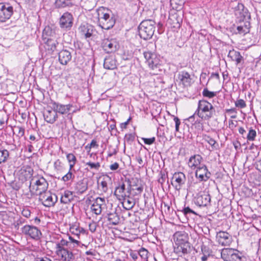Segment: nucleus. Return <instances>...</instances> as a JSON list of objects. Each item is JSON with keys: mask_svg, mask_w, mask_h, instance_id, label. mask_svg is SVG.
Returning a JSON list of instances; mask_svg holds the SVG:
<instances>
[{"mask_svg": "<svg viewBox=\"0 0 261 261\" xmlns=\"http://www.w3.org/2000/svg\"><path fill=\"white\" fill-rule=\"evenodd\" d=\"M202 158L201 155L196 154L191 156L189 159V162L192 163H200Z\"/></svg>", "mask_w": 261, "mask_h": 261, "instance_id": "nucleus-47", "label": "nucleus"}, {"mask_svg": "<svg viewBox=\"0 0 261 261\" xmlns=\"http://www.w3.org/2000/svg\"><path fill=\"white\" fill-rule=\"evenodd\" d=\"M183 212L185 215L190 213H194V211L190 209L189 207H186L183 210Z\"/></svg>", "mask_w": 261, "mask_h": 261, "instance_id": "nucleus-62", "label": "nucleus"}, {"mask_svg": "<svg viewBox=\"0 0 261 261\" xmlns=\"http://www.w3.org/2000/svg\"><path fill=\"white\" fill-rule=\"evenodd\" d=\"M108 221L110 224L117 225L119 223L120 218L116 213H111L108 215Z\"/></svg>", "mask_w": 261, "mask_h": 261, "instance_id": "nucleus-39", "label": "nucleus"}, {"mask_svg": "<svg viewBox=\"0 0 261 261\" xmlns=\"http://www.w3.org/2000/svg\"><path fill=\"white\" fill-rule=\"evenodd\" d=\"M233 145L236 149V150H238L241 147V143L239 141H235L233 142Z\"/></svg>", "mask_w": 261, "mask_h": 261, "instance_id": "nucleus-64", "label": "nucleus"}, {"mask_svg": "<svg viewBox=\"0 0 261 261\" xmlns=\"http://www.w3.org/2000/svg\"><path fill=\"white\" fill-rule=\"evenodd\" d=\"M210 195L205 192L199 193L195 198V203L199 206H206L210 203Z\"/></svg>", "mask_w": 261, "mask_h": 261, "instance_id": "nucleus-17", "label": "nucleus"}, {"mask_svg": "<svg viewBox=\"0 0 261 261\" xmlns=\"http://www.w3.org/2000/svg\"><path fill=\"white\" fill-rule=\"evenodd\" d=\"M72 0H56L55 6L57 8H65L66 7H71L73 5Z\"/></svg>", "mask_w": 261, "mask_h": 261, "instance_id": "nucleus-36", "label": "nucleus"}, {"mask_svg": "<svg viewBox=\"0 0 261 261\" xmlns=\"http://www.w3.org/2000/svg\"><path fill=\"white\" fill-rule=\"evenodd\" d=\"M74 164H70V170L68 171V172L64 176L62 177V180L64 181H67L69 180L70 179H71L72 176V173L70 171L72 168L73 167Z\"/></svg>", "mask_w": 261, "mask_h": 261, "instance_id": "nucleus-49", "label": "nucleus"}, {"mask_svg": "<svg viewBox=\"0 0 261 261\" xmlns=\"http://www.w3.org/2000/svg\"><path fill=\"white\" fill-rule=\"evenodd\" d=\"M174 121L175 123V130L178 132L179 130V126L180 124V121L179 119L177 117H174Z\"/></svg>", "mask_w": 261, "mask_h": 261, "instance_id": "nucleus-57", "label": "nucleus"}, {"mask_svg": "<svg viewBox=\"0 0 261 261\" xmlns=\"http://www.w3.org/2000/svg\"><path fill=\"white\" fill-rule=\"evenodd\" d=\"M128 193V191L125 189V184L123 183L117 187L115 191V195L120 199L126 197L127 193Z\"/></svg>", "mask_w": 261, "mask_h": 261, "instance_id": "nucleus-33", "label": "nucleus"}, {"mask_svg": "<svg viewBox=\"0 0 261 261\" xmlns=\"http://www.w3.org/2000/svg\"><path fill=\"white\" fill-rule=\"evenodd\" d=\"M42 38L43 41L47 39L57 38L55 30L48 25L46 26L43 30Z\"/></svg>", "mask_w": 261, "mask_h": 261, "instance_id": "nucleus-27", "label": "nucleus"}, {"mask_svg": "<svg viewBox=\"0 0 261 261\" xmlns=\"http://www.w3.org/2000/svg\"><path fill=\"white\" fill-rule=\"evenodd\" d=\"M22 233L27 238L35 241L39 240L42 237L41 230L36 226L25 225L21 228Z\"/></svg>", "mask_w": 261, "mask_h": 261, "instance_id": "nucleus-9", "label": "nucleus"}, {"mask_svg": "<svg viewBox=\"0 0 261 261\" xmlns=\"http://www.w3.org/2000/svg\"><path fill=\"white\" fill-rule=\"evenodd\" d=\"M256 137V132L255 129L252 127H250L249 129L248 133L247 135L246 139L248 141H253L255 140Z\"/></svg>", "mask_w": 261, "mask_h": 261, "instance_id": "nucleus-42", "label": "nucleus"}, {"mask_svg": "<svg viewBox=\"0 0 261 261\" xmlns=\"http://www.w3.org/2000/svg\"><path fill=\"white\" fill-rule=\"evenodd\" d=\"M178 78L184 85H189L191 83L190 74L186 71H182L178 74Z\"/></svg>", "mask_w": 261, "mask_h": 261, "instance_id": "nucleus-32", "label": "nucleus"}, {"mask_svg": "<svg viewBox=\"0 0 261 261\" xmlns=\"http://www.w3.org/2000/svg\"><path fill=\"white\" fill-rule=\"evenodd\" d=\"M142 139L144 141V143L147 145L152 144L155 140L154 137H152L150 138H142Z\"/></svg>", "mask_w": 261, "mask_h": 261, "instance_id": "nucleus-52", "label": "nucleus"}, {"mask_svg": "<svg viewBox=\"0 0 261 261\" xmlns=\"http://www.w3.org/2000/svg\"><path fill=\"white\" fill-rule=\"evenodd\" d=\"M237 30L238 31V33L241 34H247V31L244 30V28L242 27V25H239L237 28Z\"/></svg>", "mask_w": 261, "mask_h": 261, "instance_id": "nucleus-59", "label": "nucleus"}, {"mask_svg": "<svg viewBox=\"0 0 261 261\" xmlns=\"http://www.w3.org/2000/svg\"><path fill=\"white\" fill-rule=\"evenodd\" d=\"M218 92L210 91L207 88H204L202 91V95L203 97L212 98L217 95Z\"/></svg>", "mask_w": 261, "mask_h": 261, "instance_id": "nucleus-44", "label": "nucleus"}, {"mask_svg": "<svg viewBox=\"0 0 261 261\" xmlns=\"http://www.w3.org/2000/svg\"><path fill=\"white\" fill-rule=\"evenodd\" d=\"M68 240L62 238L56 244V254L60 261H74V249L81 244V242L68 234Z\"/></svg>", "mask_w": 261, "mask_h": 261, "instance_id": "nucleus-1", "label": "nucleus"}, {"mask_svg": "<svg viewBox=\"0 0 261 261\" xmlns=\"http://www.w3.org/2000/svg\"><path fill=\"white\" fill-rule=\"evenodd\" d=\"M138 254H139L138 253H135L134 252H131L129 254L130 256L132 257V258L135 261H136L137 259H138Z\"/></svg>", "mask_w": 261, "mask_h": 261, "instance_id": "nucleus-63", "label": "nucleus"}, {"mask_svg": "<svg viewBox=\"0 0 261 261\" xmlns=\"http://www.w3.org/2000/svg\"><path fill=\"white\" fill-rule=\"evenodd\" d=\"M122 199V206L125 210H130L134 206L135 203L133 198L126 196V197H123Z\"/></svg>", "mask_w": 261, "mask_h": 261, "instance_id": "nucleus-34", "label": "nucleus"}, {"mask_svg": "<svg viewBox=\"0 0 261 261\" xmlns=\"http://www.w3.org/2000/svg\"><path fill=\"white\" fill-rule=\"evenodd\" d=\"M97 227L96 223L95 222H91L89 224V229L91 232H94Z\"/></svg>", "mask_w": 261, "mask_h": 261, "instance_id": "nucleus-54", "label": "nucleus"}, {"mask_svg": "<svg viewBox=\"0 0 261 261\" xmlns=\"http://www.w3.org/2000/svg\"><path fill=\"white\" fill-rule=\"evenodd\" d=\"M106 9L102 7L98 10V18L99 26L103 29L109 30L115 23V19L109 13L105 12Z\"/></svg>", "mask_w": 261, "mask_h": 261, "instance_id": "nucleus-5", "label": "nucleus"}, {"mask_svg": "<svg viewBox=\"0 0 261 261\" xmlns=\"http://www.w3.org/2000/svg\"><path fill=\"white\" fill-rule=\"evenodd\" d=\"M244 23V25H242V27L244 28V30L247 31V33L249 32L250 29V22L248 21H246Z\"/></svg>", "mask_w": 261, "mask_h": 261, "instance_id": "nucleus-58", "label": "nucleus"}, {"mask_svg": "<svg viewBox=\"0 0 261 261\" xmlns=\"http://www.w3.org/2000/svg\"><path fill=\"white\" fill-rule=\"evenodd\" d=\"M143 55L149 67L153 71V74L156 75L160 74L162 71L161 68L162 65L156 55L150 51H146L144 52Z\"/></svg>", "mask_w": 261, "mask_h": 261, "instance_id": "nucleus-7", "label": "nucleus"}, {"mask_svg": "<svg viewBox=\"0 0 261 261\" xmlns=\"http://www.w3.org/2000/svg\"><path fill=\"white\" fill-rule=\"evenodd\" d=\"M106 206V199L105 198L97 197L93 201L91 206L92 212L96 215L101 213L102 210Z\"/></svg>", "mask_w": 261, "mask_h": 261, "instance_id": "nucleus-18", "label": "nucleus"}, {"mask_svg": "<svg viewBox=\"0 0 261 261\" xmlns=\"http://www.w3.org/2000/svg\"><path fill=\"white\" fill-rule=\"evenodd\" d=\"M174 251L187 261H192L194 257V250L189 243L174 246Z\"/></svg>", "mask_w": 261, "mask_h": 261, "instance_id": "nucleus-6", "label": "nucleus"}, {"mask_svg": "<svg viewBox=\"0 0 261 261\" xmlns=\"http://www.w3.org/2000/svg\"><path fill=\"white\" fill-rule=\"evenodd\" d=\"M80 33L84 36L86 39L90 38L95 36L97 33L94 27L89 23L82 24L79 28Z\"/></svg>", "mask_w": 261, "mask_h": 261, "instance_id": "nucleus-15", "label": "nucleus"}, {"mask_svg": "<svg viewBox=\"0 0 261 261\" xmlns=\"http://www.w3.org/2000/svg\"><path fill=\"white\" fill-rule=\"evenodd\" d=\"M216 113L213 106L205 99L199 100L198 107L194 115L197 114L198 117L204 120H208L212 118Z\"/></svg>", "mask_w": 261, "mask_h": 261, "instance_id": "nucleus-2", "label": "nucleus"}, {"mask_svg": "<svg viewBox=\"0 0 261 261\" xmlns=\"http://www.w3.org/2000/svg\"><path fill=\"white\" fill-rule=\"evenodd\" d=\"M202 139L210 145L211 150H218L220 149V146L213 136L208 134H203Z\"/></svg>", "mask_w": 261, "mask_h": 261, "instance_id": "nucleus-25", "label": "nucleus"}, {"mask_svg": "<svg viewBox=\"0 0 261 261\" xmlns=\"http://www.w3.org/2000/svg\"><path fill=\"white\" fill-rule=\"evenodd\" d=\"M165 164H163L159 174V178L158 179V182L162 185H163L166 181V179L168 178V171L166 168H165Z\"/></svg>", "mask_w": 261, "mask_h": 261, "instance_id": "nucleus-37", "label": "nucleus"}, {"mask_svg": "<svg viewBox=\"0 0 261 261\" xmlns=\"http://www.w3.org/2000/svg\"><path fill=\"white\" fill-rule=\"evenodd\" d=\"M9 119L8 115L6 113L0 114V126L3 128L7 124V122Z\"/></svg>", "mask_w": 261, "mask_h": 261, "instance_id": "nucleus-45", "label": "nucleus"}, {"mask_svg": "<svg viewBox=\"0 0 261 261\" xmlns=\"http://www.w3.org/2000/svg\"><path fill=\"white\" fill-rule=\"evenodd\" d=\"M235 106L236 107L243 109L246 107V104L243 99H240L235 101Z\"/></svg>", "mask_w": 261, "mask_h": 261, "instance_id": "nucleus-50", "label": "nucleus"}, {"mask_svg": "<svg viewBox=\"0 0 261 261\" xmlns=\"http://www.w3.org/2000/svg\"><path fill=\"white\" fill-rule=\"evenodd\" d=\"M138 254L144 261H148V251L144 248H141L138 251Z\"/></svg>", "mask_w": 261, "mask_h": 261, "instance_id": "nucleus-43", "label": "nucleus"}, {"mask_svg": "<svg viewBox=\"0 0 261 261\" xmlns=\"http://www.w3.org/2000/svg\"><path fill=\"white\" fill-rule=\"evenodd\" d=\"M217 241L222 246H229L232 242L231 236L225 231H219L216 236Z\"/></svg>", "mask_w": 261, "mask_h": 261, "instance_id": "nucleus-20", "label": "nucleus"}, {"mask_svg": "<svg viewBox=\"0 0 261 261\" xmlns=\"http://www.w3.org/2000/svg\"><path fill=\"white\" fill-rule=\"evenodd\" d=\"M98 147H99V145L97 144V141H96V140L93 139L92 140V141L91 142V143L90 144H87L85 146V149L86 150V151L87 152H89L91 149L94 148V149H98Z\"/></svg>", "mask_w": 261, "mask_h": 261, "instance_id": "nucleus-46", "label": "nucleus"}, {"mask_svg": "<svg viewBox=\"0 0 261 261\" xmlns=\"http://www.w3.org/2000/svg\"><path fill=\"white\" fill-rule=\"evenodd\" d=\"M201 165H202L201 167L200 166L198 167L195 164H193L192 167L195 166L198 168L195 172L196 176L197 178L201 180H206L208 177L207 175V170L204 164Z\"/></svg>", "mask_w": 261, "mask_h": 261, "instance_id": "nucleus-26", "label": "nucleus"}, {"mask_svg": "<svg viewBox=\"0 0 261 261\" xmlns=\"http://www.w3.org/2000/svg\"><path fill=\"white\" fill-rule=\"evenodd\" d=\"M31 211L28 208H23L21 212V214L23 216L28 218L31 216Z\"/></svg>", "mask_w": 261, "mask_h": 261, "instance_id": "nucleus-53", "label": "nucleus"}, {"mask_svg": "<svg viewBox=\"0 0 261 261\" xmlns=\"http://www.w3.org/2000/svg\"><path fill=\"white\" fill-rule=\"evenodd\" d=\"M103 67L107 69L113 70L116 68V61L112 56L107 57L104 60Z\"/></svg>", "mask_w": 261, "mask_h": 261, "instance_id": "nucleus-29", "label": "nucleus"}, {"mask_svg": "<svg viewBox=\"0 0 261 261\" xmlns=\"http://www.w3.org/2000/svg\"><path fill=\"white\" fill-rule=\"evenodd\" d=\"M57 39H47V40L43 41L44 48L48 54L53 55L55 51L57 50V47L59 43Z\"/></svg>", "mask_w": 261, "mask_h": 261, "instance_id": "nucleus-21", "label": "nucleus"}, {"mask_svg": "<svg viewBox=\"0 0 261 261\" xmlns=\"http://www.w3.org/2000/svg\"><path fill=\"white\" fill-rule=\"evenodd\" d=\"M13 14V7L9 4L0 3V21L5 22Z\"/></svg>", "mask_w": 261, "mask_h": 261, "instance_id": "nucleus-12", "label": "nucleus"}, {"mask_svg": "<svg viewBox=\"0 0 261 261\" xmlns=\"http://www.w3.org/2000/svg\"><path fill=\"white\" fill-rule=\"evenodd\" d=\"M99 184L103 191L107 190V182L105 180H101Z\"/></svg>", "mask_w": 261, "mask_h": 261, "instance_id": "nucleus-60", "label": "nucleus"}, {"mask_svg": "<svg viewBox=\"0 0 261 261\" xmlns=\"http://www.w3.org/2000/svg\"><path fill=\"white\" fill-rule=\"evenodd\" d=\"M20 175L25 180L32 178L33 170L29 166H23L19 171Z\"/></svg>", "mask_w": 261, "mask_h": 261, "instance_id": "nucleus-30", "label": "nucleus"}, {"mask_svg": "<svg viewBox=\"0 0 261 261\" xmlns=\"http://www.w3.org/2000/svg\"><path fill=\"white\" fill-rule=\"evenodd\" d=\"M156 23L151 19L142 21L138 27L140 37L145 40H149L154 33Z\"/></svg>", "mask_w": 261, "mask_h": 261, "instance_id": "nucleus-3", "label": "nucleus"}, {"mask_svg": "<svg viewBox=\"0 0 261 261\" xmlns=\"http://www.w3.org/2000/svg\"><path fill=\"white\" fill-rule=\"evenodd\" d=\"M9 156V152L7 149H0V163L7 162Z\"/></svg>", "mask_w": 261, "mask_h": 261, "instance_id": "nucleus-41", "label": "nucleus"}, {"mask_svg": "<svg viewBox=\"0 0 261 261\" xmlns=\"http://www.w3.org/2000/svg\"><path fill=\"white\" fill-rule=\"evenodd\" d=\"M51 105V109L56 111L57 114L58 113L61 114H66L69 113L72 105L71 104L62 105L51 100L50 102Z\"/></svg>", "mask_w": 261, "mask_h": 261, "instance_id": "nucleus-19", "label": "nucleus"}, {"mask_svg": "<svg viewBox=\"0 0 261 261\" xmlns=\"http://www.w3.org/2000/svg\"><path fill=\"white\" fill-rule=\"evenodd\" d=\"M66 157L69 162H73L74 163L76 161V157L72 153H69L67 154Z\"/></svg>", "mask_w": 261, "mask_h": 261, "instance_id": "nucleus-55", "label": "nucleus"}, {"mask_svg": "<svg viewBox=\"0 0 261 261\" xmlns=\"http://www.w3.org/2000/svg\"><path fill=\"white\" fill-rule=\"evenodd\" d=\"M228 57H230L233 61L236 62V64H240L243 61V57L240 54L239 51L232 50L230 51L228 54Z\"/></svg>", "mask_w": 261, "mask_h": 261, "instance_id": "nucleus-35", "label": "nucleus"}, {"mask_svg": "<svg viewBox=\"0 0 261 261\" xmlns=\"http://www.w3.org/2000/svg\"><path fill=\"white\" fill-rule=\"evenodd\" d=\"M72 15L68 12L64 13L60 19V26L66 31L70 30L73 25Z\"/></svg>", "mask_w": 261, "mask_h": 261, "instance_id": "nucleus-14", "label": "nucleus"}, {"mask_svg": "<svg viewBox=\"0 0 261 261\" xmlns=\"http://www.w3.org/2000/svg\"><path fill=\"white\" fill-rule=\"evenodd\" d=\"M135 134H126L124 137V141L126 142L129 144H132L135 140Z\"/></svg>", "mask_w": 261, "mask_h": 261, "instance_id": "nucleus-48", "label": "nucleus"}, {"mask_svg": "<svg viewBox=\"0 0 261 261\" xmlns=\"http://www.w3.org/2000/svg\"><path fill=\"white\" fill-rule=\"evenodd\" d=\"M73 198L74 195L73 193L70 191L66 190L61 195L60 202L64 204H67L73 200Z\"/></svg>", "mask_w": 261, "mask_h": 261, "instance_id": "nucleus-31", "label": "nucleus"}, {"mask_svg": "<svg viewBox=\"0 0 261 261\" xmlns=\"http://www.w3.org/2000/svg\"><path fill=\"white\" fill-rule=\"evenodd\" d=\"M131 120V117H129V118L124 123H122L120 124V127L122 129L126 128L127 124H128L129 121Z\"/></svg>", "mask_w": 261, "mask_h": 261, "instance_id": "nucleus-61", "label": "nucleus"}, {"mask_svg": "<svg viewBox=\"0 0 261 261\" xmlns=\"http://www.w3.org/2000/svg\"><path fill=\"white\" fill-rule=\"evenodd\" d=\"M48 184L46 180L40 175L33 176L30 180L29 189L30 192L36 195L46 191Z\"/></svg>", "mask_w": 261, "mask_h": 261, "instance_id": "nucleus-4", "label": "nucleus"}, {"mask_svg": "<svg viewBox=\"0 0 261 261\" xmlns=\"http://www.w3.org/2000/svg\"><path fill=\"white\" fill-rule=\"evenodd\" d=\"M69 231L76 238V239L78 241L80 239L81 235H87L88 234L87 231L83 227H81L79 224L77 223L72 224L70 225Z\"/></svg>", "mask_w": 261, "mask_h": 261, "instance_id": "nucleus-22", "label": "nucleus"}, {"mask_svg": "<svg viewBox=\"0 0 261 261\" xmlns=\"http://www.w3.org/2000/svg\"><path fill=\"white\" fill-rule=\"evenodd\" d=\"M234 14L236 18V22H242L250 18V15L247 8H245L242 4L239 3L234 8Z\"/></svg>", "mask_w": 261, "mask_h": 261, "instance_id": "nucleus-11", "label": "nucleus"}, {"mask_svg": "<svg viewBox=\"0 0 261 261\" xmlns=\"http://www.w3.org/2000/svg\"><path fill=\"white\" fill-rule=\"evenodd\" d=\"M39 195V201L46 207L54 206L58 201L57 196L47 190Z\"/></svg>", "mask_w": 261, "mask_h": 261, "instance_id": "nucleus-10", "label": "nucleus"}, {"mask_svg": "<svg viewBox=\"0 0 261 261\" xmlns=\"http://www.w3.org/2000/svg\"><path fill=\"white\" fill-rule=\"evenodd\" d=\"M130 186L133 187L132 189L133 190H137L138 193H141L143 191V187L142 186H134L133 185V182H130Z\"/></svg>", "mask_w": 261, "mask_h": 261, "instance_id": "nucleus-56", "label": "nucleus"}, {"mask_svg": "<svg viewBox=\"0 0 261 261\" xmlns=\"http://www.w3.org/2000/svg\"><path fill=\"white\" fill-rule=\"evenodd\" d=\"M174 240L175 246L188 243V234L184 231H177L174 234Z\"/></svg>", "mask_w": 261, "mask_h": 261, "instance_id": "nucleus-24", "label": "nucleus"}, {"mask_svg": "<svg viewBox=\"0 0 261 261\" xmlns=\"http://www.w3.org/2000/svg\"><path fill=\"white\" fill-rule=\"evenodd\" d=\"M58 55L59 62L63 65H67L71 60V53L67 49L61 50L58 53Z\"/></svg>", "mask_w": 261, "mask_h": 261, "instance_id": "nucleus-23", "label": "nucleus"}, {"mask_svg": "<svg viewBox=\"0 0 261 261\" xmlns=\"http://www.w3.org/2000/svg\"><path fill=\"white\" fill-rule=\"evenodd\" d=\"M102 47L107 53L115 52L119 48V43L115 39H105L102 43Z\"/></svg>", "mask_w": 261, "mask_h": 261, "instance_id": "nucleus-16", "label": "nucleus"}, {"mask_svg": "<svg viewBox=\"0 0 261 261\" xmlns=\"http://www.w3.org/2000/svg\"><path fill=\"white\" fill-rule=\"evenodd\" d=\"M211 241L206 238L204 239V241H202V244L201 245V250L202 253L206 254H211L212 251L206 244H209Z\"/></svg>", "mask_w": 261, "mask_h": 261, "instance_id": "nucleus-38", "label": "nucleus"}, {"mask_svg": "<svg viewBox=\"0 0 261 261\" xmlns=\"http://www.w3.org/2000/svg\"><path fill=\"white\" fill-rule=\"evenodd\" d=\"M172 185L177 191H179L185 184L186 178L184 173L181 172H175L172 176Z\"/></svg>", "mask_w": 261, "mask_h": 261, "instance_id": "nucleus-13", "label": "nucleus"}, {"mask_svg": "<svg viewBox=\"0 0 261 261\" xmlns=\"http://www.w3.org/2000/svg\"><path fill=\"white\" fill-rule=\"evenodd\" d=\"M222 258L225 261H244L242 252L232 248H224L221 251Z\"/></svg>", "mask_w": 261, "mask_h": 261, "instance_id": "nucleus-8", "label": "nucleus"}, {"mask_svg": "<svg viewBox=\"0 0 261 261\" xmlns=\"http://www.w3.org/2000/svg\"><path fill=\"white\" fill-rule=\"evenodd\" d=\"M43 116L47 122L53 124L56 121L58 114L56 111L51 109V110L46 111L43 114Z\"/></svg>", "mask_w": 261, "mask_h": 261, "instance_id": "nucleus-28", "label": "nucleus"}, {"mask_svg": "<svg viewBox=\"0 0 261 261\" xmlns=\"http://www.w3.org/2000/svg\"><path fill=\"white\" fill-rule=\"evenodd\" d=\"M225 112H226V113H228V114H234V115H232L231 116V117H230L231 118L235 119L237 118L236 114H237V112L235 108L226 109Z\"/></svg>", "mask_w": 261, "mask_h": 261, "instance_id": "nucleus-51", "label": "nucleus"}, {"mask_svg": "<svg viewBox=\"0 0 261 261\" xmlns=\"http://www.w3.org/2000/svg\"><path fill=\"white\" fill-rule=\"evenodd\" d=\"M13 134L19 139L23 137L24 134V128L20 126H15L13 129Z\"/></svg>", "mask_w": 261, "mask_h": 261, "instance_id": "nucleus-40", "label": "nucleus"}]
</instances>
